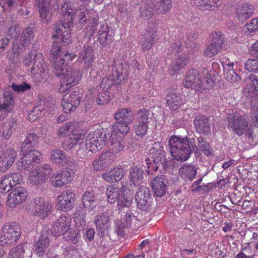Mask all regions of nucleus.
<instances>
[{
    "instance_id": "obj_38",
    "label": "nucleus",
    "mask_w": 258,
    "mask_h": 258,
    "mask_svg": "<svg viewBox=\"0 0 258 258\" xmlns=\"http://www.w3.org/2000/svg\"><path fill=\"white\" fill-rule=\"evenodd\" d=\"M154 7L155 10L160 14H165L172 7L171 0H155Z\"/></svg>"
},
{
    "instance_id": "obj_19",
    "label": "nucleus",
    "mask_w": 258,
    "mask_h": 258,
    "mask_svg": "<svg viewBox=\"0 0 258 258\" xmlns=\"http://www.w3.org/2000/svg\"><path fill=\"white\" fill-rule=\"evenodd\" d=\"M27 189L22 186L15 187L8 197L7 204L10 208H14L27 199Z\"/></svg>"
},
{
    "instance_id": "obj_18",
    "label": "nucleus",
    "mask_w": 258,
    "mask_h": 258,
    "mask_svg": "<svg viewBox=\"0 0 258 258\" xmlns=\"http://www.w3.org/2000/svg\"><path fill=\"white\" fill-rule=\"evenodd\" d=\"M94 224L98 232L97 236L100 237L99 242L101 243V238L107 231L109 226L110 218L107 212L98 213L94 218Z\"/></svg>"
},
{
    "instance_id": "obj_26",
    "label": "nucleus",
    "mask_w": 258,
    "mask_h": 258,
    "mask_svg": "<svg viewBox=\"0 0 258 258\" xmlns=\"http://www.w3.org/2000/svg\"><path fill=\"white\" fill-rule=\"evenodd\" d=\"M197 132L204 135H208L211 131V123L208 117L199 115L194 121Z\"/></svg>"
},
{
    "instance_id": "obj_31",
    "label": "nucleus",
    "mask_w": 258,
    "mask_h": 258,
    "mask_svg": "<svg viewBox=\"0 0 258 258\" xmlns=\"http://www.w3.org/2000/svg\"><path fill=\"white\" fill-rule=\"evenodd\" d=\"M254 8L251 5L244 4L237 9L236 16L239 21L244 23L253 14Z\"/></svg>"
},
{
    "instance_id": "obj_3",
    "label": "nucleus",
    "mask_w": 258,
    "mask_h": 258,
    "mask_svg": "<svg viewBox=\"0 0 258 258\" xmlns=\"http://www.w3.org/2000/svg\"><path fill=\"white\" fill-rule=\"evenodd\" d=\"M114 138L107 130H98L90 133L87 136V146L92 151H98L107 144L113 143Z\"/></svg>"
},
{
    "instance_id": "obj_13",
    "label": "nucleus",
    "mask_w": 258,
    "mask_h": 258,
    "mask_svg": "<svg viewBox=\"0 0 258 258\" xmlns=\"http://www.w3.org/2000/svg\"><path fill=\"white\" fill-rule=\"evenodd\" d=\"M47 67L43 60V55L41 53H37L33 60L31 68V73L37 82H41L45 79V72Z\"/></svg>"
},
{
    "instance_id": "obj_58",
    "label": "nucleus",
    "mask_w": 258,
    "mask_h": 258,
    "mask_svg": "<svg viewBox=\"0 0 258 258\" xmlns=\"http://www.w3.org/2000/svg\"><path fill=\"white\" fill-rule=\"evenodd\" d=\"M63 254L65 258H80L79 252L73 246L66 247Z\"/></svg>"
},
{
    "instance_id": "obj_39",
    "label": "nucleus",
    "mask_w": 258,
    "mask_h": 258,
    "mask_svg": "<svg viewBox=\"0 0 258 258\" xmlns=\"http://www.w3.org/2000/svg\"><path fill=\"white\" fill-rule=\"evenodd\" d=\"M130 124L116 121L113 124L112 129L113 130L115 135L121 139L125 137L129 132L130 128L128 125Z\"/></svg>"
},
{
    "instance_id": "obj_5",
    "label": "nucleus",
    "mask_w": 258,
    "mask_h": 258,
    "mask_svg": "<svg viewBox=\"0 0 258 258\" xmlns=\"http://www.w3.org/2000/svg\"><path fill=\"white\" fill-rule=\"evenodd\" d=\"M21 228L15 222L7 223L0 232V244L2 246L15 244L20 238Z\"/></svg>"
},
{
    "instance_id": "obj_45",
    "label": "nucleus",
    "mask_w": 258,
    "mask_h": 258,
    "mask_svg": "<svg viewBox=\"0 0 258 258\" xmlns=\"http://www.w3.org/2000/svg\"><path fill=\"white\" fill-rule=\"evenodd\" d=\"M188 59L187 55L180 56L176 58L175 61L172 63L170 67V71L173 72L172 73V75L184 67L188 62Z\"/></svg>"
},
{
    "instance_id": "obj_53",
    "label": "nucleus",
    "mask_w": 258,
    "mask_h": 258,
    "mask_svg": "<svg viewBox=\"0 0 258 258\" xmlns=\"http://www.w3.org/2000/svg\"><path fill=\"white\" fill-rule=\"evenodd\" d=\"M13 187L11 181L6 175L2 178L0 182V192L5 193L9 191Z\"/></svg>"
},
{
    "instance_id": "obj_14",
    "label": "nucleus",
    "mask_w": 258,
    "mask_h": 258,
    "mask_svg": "<svg viewBox=\"0 0 258 258\" xmlns=\"http://www.w3.org/2000/svg\"><path fill=\"white\" fill-rule=\"evenodd\" d=\"M52 209L51 205L43 197H36L33 199L30 204V209L35 214L42 217L47 216Z\"/></svg>"
},
{
    "instance_id": "obj_16",
    "label": "nucleus",
    "mask_w": 258,
    "mask_h": 258,
    "mask_svg": "<svg viewBox=\"0 0 258 258\" xmlns=\"http://www.w3.org/2000/svg\"><path fill=\"white\" fill-rule=\"evenodd\" d=\"M58 209L63 212L71 210L75 205L76 196L71 190H67L61 192L57 197Z\"/></svg>"
},
{
    "instance_id": "obj_8",
    "label": "nucleus",
    "mask_w": 258,
    "mask_h": 258,
    "mask_svg": "<svg viewBox=\"0 0 258 258\" xmlns=\"http://www.w3.org/2000/svg\"><path fill=\"white\" fill-rule=\"evenodd\" d=\"M122 67L119 63L114 62L112 68V75L109 78H104L102 79L100 84V88H102L104 91H108L113 85H118L122 81H123L126 78V75L122 72Z\"/></svg>"
},
{
    "instance_id": "obj_61",
    "label": "nucleus",
    "mask_w": 258,
    "mask_h": 258,
    "mask_svg": "<svg viewBox=\"0 0 258 258\" xmlns=\"http://www.w3.org/2000/svg\"><path fill=\"white\" fill-rule=\"evenodd\" d=\"M123 226L128 227L131 225L132 223L137 220L136 216H134L130 210H128L122 218Z\"/></svg>"
},
{
    "instance_id": "obj_7",
    "label": "nucleus",
    "mask_w": 258,
    "mask_h": 258,
    "mask_svg": "<svg viewBox=\"0 0 258 258\" xmlns=\"http://www.w3.org/2000/svg\"><path fill=\"white\" fill-rule=\"evenodd\" d=\"M34 37L33 29L28 27L19 34L13 43V51L15 54H19L29 48Z\"/></svg>"
},
{
    "instance_id": "obj_40",
    "label": "nucleus",
    "mask_w": 258,
    "mask_h": 258,
    "mask_svg": "<svg viewBox=\"0 0 258 258\" xmlns=\"http://www.w3.org/2000/svg\"><path fill=\"white\" fill-rule=\"evenodd\" d=\"M149 157L146 159H153V157L157 158L166 157L165 153L159 142H155L152 145L149 150Z\"/></svg>"
},
{
    "instance_id": "obj_37",
    "label": "nucleus",
    "mask_w": 258,
    "mask_h": 258,
    "mask_svg": "<svg viewBox=\"0 0 258 258\" xmlns=\"http://www.w3.org/2000/svg\"><path fill=\"white\" fill-rule=\"evenodd\" d=\"M38 137L33 133L27 134L25 140L21 144V152L27 151V149L37 145Z\"/></svg>"
},
{
    "instance_id": "obj_21",
    "label": "nucleus",
    "mask_w": 258,
    "mask_h": 258,
    "mask_svg": "<svg viewBox=\"0 0 258 258\" xmlns=\"http://www.w3.org/2000/svg\"><path fill=\"white\" fill-rule=\"evenodd\" d=\"M151 186L155 195L161 197L166 193L168 181L164 175L157 176L152 180Z\"/></svg>"
},
{
    "instance_id": "obj_10",
    "label": "nucleus",
    "mask_w": 258,
    "mask_h": 258,
    "mask_svg": "<svg viewBox=\"0 0 258 258\" xmlns=\"http://www.w3.org/2000/svg\"><path fill=\"white\" fill-rule=\"evenodd\" d=\"M23 157L21 161L17 163V167L19 170H29L34 167V162H39L41 158V154L38 150H30L28 152L26 151L22 152Z\"/></svg>"
},
{
    "instance_id": "obj_6",
    "label": "nucleus",
    "mask_w": 258,
    "mask_h": 258,
    "mask_svg": "<svg viewBox=\"0 0 258 258\" xmlns=\"http://www.w3.org/2000/svg\"><path fill=\"white\" fill-rule=\"evenodd\" d=\"M106 195L107 202L111 204L116 203L118 209L129 207L132 204V198L125 196L122 190L113 185L107 187Z\"/></svg>"
},
{
    "instance_id": "obj_62",
    "label": "nucleus",
    "mask_w": 258,
    "mask_h": 258,
    "mask_svg": "<svg viewBox=\"0 0 258 258\" xmlns=\"http://www.w3.org/2000/svg\"><path fill=\"white\" fill-rule=\"evenodd\" d=\"M2 155L5 159L7 160L6 161L9 162L10 161V164L12 165L17 156V153L14 149L11 148L3 153Z\"/></svg>"
},
{
    "instance_id": "obj_1",
    "label": "nucleus",
    "mask_w": 258,
    "mask_h": 258,
    "mask_svg": "<svg viewBox=\"0 0 258 258\" xmlns=\"http://www.w3.org/2000/svg\"><path fill=\"white\" fill-rule=\"evenodd\" d=\"M53 72L55 75L62 79L59 91L63 92L77 84L82 75L79 69L69 67L63 57H56L53 60Z\"/></svg>"
},
{
    "instance_id": "obj_63",
    "label": "nucleus",
    "mask_w": 258,
    "mask_h": 258,
    "mask_svg": "<svg viewBox=\"0 0 258 258\" xmlns=\"http://www.w3.org/2000/svg\"><path fill=\"white\" fill-rule=\"evenodd\" d=\"M245 69L249 72L258 73V59H248L245 63Z\"/></svg>"
},
{
    "instance_id": "obj_11",
    "label": "nucleus",
    "mask_w": 258,
    "mask_h": 258,
    "mask_svg": "<svg viewBox=\"0 0 258 258\" xmlns=\"http://www.w3.org/2000/svg\"><path fill=\"white\" fill-rule=\"evenodd\" d=\"M82 94L78 89L71 93H66L61 102V105L66 112L74 111L80 102Z\"/></svg>"
},
{
    "instance_id": "obj_15",
    "label": "nucleus",
    "mask_w": 258,
    "mask_h": 258,
    "mask_svg": "<svg viewBox=\"0 0 258 258\" xmlns=\"http://www.w3.org/2000/svg\"><path fill=\"white\" fill-rule=\"evenodd\" d=\"M224 41V36L221 32L213 33L211 43L205 48V55L211 57L217 54L222 48Z\"/></svg>"
},
{
    "instance_id": "obj_24",
    "label": "nucleus",
    "mask_w": 258,
    "mask_h": 258,
    "mask_svg": "<svg viewBox=\"0 0 258 258\" xmlns=\"http://www.w3.org/2000/svg\"><path fill=\"white\" fill-rule=\"evenodd\" d=\"M72 180L71 172L67 170H60L52 174L50 181L53 186L61 187Z\"/></svg>"
},
{
    "instance_id": "obj_52",
    "label": "nucleus",
    "mask_w": 258,
    "mask_h": 258,
    "mask_svg": "<svg viewBox=\"0 0 258 258\" xmlns=\"http://www.w3.org/2000/svg\"><path fill=\"white\" fill-rule=\"evenodd\" d=\"M60 11L64 16L66 15L69 18H72V16L76 13V10L73 6V4L71 2H66L60 7Z\"/></svg>"
},
{
    "instance_id": "obj_34",
    "label": "nucleus",
    "mask_w": 258,
    "mask_h": 258,
    "mask_svg": "<svg viewBox=\"0 0 258 258\" xmlns=\"http://www.w3.org/2000/svg\"><path fill=\"white\" fill-rule=\"evenodd\" d=\"M144 170L138 166H134L130 169L129 178L135 186L140 185L143 182Z\"/></svg>"
},
{
    "instance_id": "obj_9",
    "label": "nucleus",
    "mask_w": 258,
    "mask_h": 258,
    "mask_svg": "<svg viewBox=\"0 0 258 258\" xmlns=\"http://www.w3.org/2000/svg\"><path fill=\"white\" fill-rule=\"evenodd\" d=\"M67 20L68 22L59 21L55 24L54 31L56 34L52 36L53 38L58 39V43L64 46L69 44L71 41L70 27L73 19L70 17Z\"/></svg>"
},
{
    "instance_id": "obj_4",
    "label": "nucleus",
    "mask_w": 258,
    "mask_h": 258,
    "mask_svg": "<svg viewBox=\"0 0 258 258\" xmlns=\"http://www.w3.org/2000/svg\"><path fill=\"white\" fill-rule=\"evenodd\" d=\"M226 120L228 122V127L238 136L245 134L248 138L251 137L253 131L248 125L245 115L229 114L226 117Z\"/></svg>"
},
{
    "instance_id": "obj_41",
    "label": "nucleus",
    "mask_w": 258,
    "mask_h": 258,
    "mask_svg": "<svg viewBox=\"0 0 258 258\" xmlns=\"http://www.w3.org/2000/svg\"><path fill=\"white\" fill-rule=\"evenodd\" d=\"M110 32L106 26H102L98 31V41L102 46L107 45L111 41L112 37Z\"/></svg>"
},
{
    "instance_id": "obj_64",
    "label": "nucleus",
    "mask_w": 258,
    "mask_h": 258,
    "mask_svg": "<svg viewBox=\"0 0 258 258\" xmlns=\"http://www.w3.org/2000/svg\"><path fill=\"white\" fill-rule=\"evenodd\" d=\"M110 99V96L108 91H104L99 94L96 99V102L98 105L107 104Z\"/></svg>"
},
{
    "instance_id": "obj_59",
    "label": "nucleus",
    "mask_w": 258,
    "mask_h": 258,
    "mask_svg": "<svg viewBox=\"0 0 258 258\" xmlns=\"http://www.w3.org/2000/svg\"><path fill=\"white\" fill-rule=\"evenodd\" d=\"M258 29V19H252L249 23L247 24L243 28L244 33L249 34Z\"/></svg>"
},
{
    "instance_id": "obj_23",
    "label": "nucleus",
    "mask_w": 258,
    "mask_h": 258,
    "mask_svg": "<svg viewBox=\"0 0 258 258\" xmlns=\"http://www.w3.org/2000/svg\"><path fill=\"white\" fill-rule=\"evenodd\" d=\"M78 59L85 68L91 67L94 62V51L89 45H84L78 53Z\"/></svg>"
},
{
    "instance_id": "obj_25",
    "label": "nucleus",
    "mask_w": 258,
    "mask_h": 258,
    "mask_svg": "<svg viewBox=\"0 0 258 258\" xmlns=\"http://www.w3.org/2000/svg\"><path fill=\"white\" fill-rule=\"evenodd\" d=\"M146 162L148 168L147 171L149 173L152 171H157L159 170L160 173L166 171L167 166L166 157L157 158L153 157V159H146Z\"/></svg>"
},
{
    "instance_id": "obj_44",
    "label": "nucleus",
    "mask_w": 258,
    "mask_h": 258,
    "mask_svg": "<svg viewBox=\"0 0 258 258\" xmlns=\"http://www.w3.org/2000/svg\"><path fill=\"white\" fill-rule=\"evenodd\" d=\"M17 121L15 118L11 119L5 124V127L3 131V136L6 139H10L14 131L18 128Z\"/></svg>"
},
{
    "instance_id": "obj_33",
    "label": "nucleus",
    "mask_w": 258,
    "mask_h": 258,
    "mask_svg": "<svg viewBox=\"0 0 258 258\" xmlns=\"http://www.w3.org/2000/svg\"><path fill=\"white\" fill-rule=\"evenodd\" d=\"M82 202L84 209L88 211L94 209L98 203L95 194L91 191H87L84 194Z\"/></svg>"
},
{
    "instance_id": "obj_42",
    "label": "nucleus",
    "mask_w": 258,
    "mask_h": 258,
    "mask_svg": "<svg viewBox=\"0 0 258 258\" xmlns=\"http://www.w3.org/2000/svg\"><path fill=\"white\" fill-rule=\"evenodd\" d=\"M45 103L44 102H39L38 104L34 108V110L28 114V117L31 121H35L37 118L41 117L43 114L44 111L46 109L44 107Z\"/></svg>"
},
{
    "instance_id": "obj_50",
    "label": "nucleus",
    "mask_w": 258,
    "mask_h": 258,
    "mask_svg": "<svg viewBox=\"0 0 258 258\" xmlns=\"http://www.w3.org/2000/svg\"><path fill=\"white\" fill-rule=\"evenodd\" d=\"M25 251V245L21 244L11 250L8 258H22Z\"/></svg>"
},
{
    "instance_id": "obj_56",
    "label": "nucleus",
    "mask_w": 258,
    "mask_h": 258,
    "mask_svg": "<svg viewBox=\"0 0 258 258\" xmlns=\"http://www.w3.org/2000/svg\"><path fill=\"white\" fill-rule=\"evenodd\" d=\"M62 235L66 240L73 243H76L78 242V238L80 237L79 233L75 230L70 231L69 230L68 232H66V233H64Z\"/></svg>"
},
{
    "instance_id": "obj_17",
    "label": "nucleus",
    "mask_w": 258,
    "mask_h": 258,
    "mask_svg": "<svg viewBox=\"0 0 258 258\" xmlns=\"http://www.w3.org/2000/svg\"><path fill=\"white\" fill-rule=\"evenodd\" d=\"M71 218L69 215H62L53 224L51 234L55 237L62 235L70 229Z\"/></svg>"
},
{
    "instance_id": "obj_60",
    "label": "nucleus",
    "mask_w": 258,
    "mask_h": 258,
    "mask_svg": "<svg viewBox=\"0 0 258 258\" xmlns=\"http://www.w3.org/2000/svg\"><path fill=\"white\" fill-rule=\"evenodd\" d=\"M99 159L100 160V162H101L104 168L107 167L113 162V159L111 158V155L110 153L102 154L99 157Z\"/></svg>"
},
{
    "instance_id": "obj_43",
    "label": "nucleus",
    "mask_w": 258,
    "mask_h": 258,
    "mask_svg": "<svg viewBox=\"0 0 258 258\" xmlns=\"http://www.w3.org/2000/svg\"><path fill=\"white\" fill-rule=\"evenodd\" d=\"M137 121L148 124L152 119V113L148 110L145 109H139L137 111Z\"/></svg>"
},
{
    "instance_id": "obj_27",
    "label": "nucleus",
    "mask_w": 258,
    "mask_h": 258,
    "mask_svg": "<svg viewBox=\"0 0 258 258\" xmlns=\"http://www.w3.org/2000/svg\"><path fill=\"white\" fill-rule=\"evenodd\" d=\"M199 83H201V80L198 76V72L196 69H191L187 73L184 81L183 83V85L186 88H191L197 91L199 89Z\"/></svg>"
},
{
    "instance_id": "obj_32",
    "label": "nucleus",
    "mask_w": 258,
    "mask_h": 258,
    "mask_svg": "<svg viewBox=\"0 0 258 258\" xmlns=\"http://www.w3.org/2000/svg\"><path fill=\"white\" fill-rule=\"evenodd\" d=\"M85 136L83 134H72L69 139L62 143V147L64 150L69 151L75 147L77 143L81 144Z\"/></svg>"
},
{
    "instance_id": "obj_57",
    "label": "nucleus",
    "mask_w": 258,
    "mask_h": 258,
    "mask_svg": "<svg viewBox=\"0 0 258 258\" xmlns=\"http://www.w3.org/2000/svg\"><path fill=\"white\" fill-rule=\"evenodd\" d=\"M201 80V83H199V89L197 91L202 92L203 90L209 89L212 88L214 85V81L211 77H207V78H200Z\"/></svg>"
},
{
    "instance_id": "obj_47",
    "label": "nucleus",
    "mask_w": 258,
    "mask_h": 258,
    "mask_svg": "<svg viewBox=\"0 0 258 258\" xmlns=\"http://www.w3.org/2000/svg\"><path fill=\"white\" fill-rule=\"evenodd\" d=\"M61 165L65 166L68 170L67 171H69L70 172H71V174L75 173L78 168L77 161L73 158L67 155L64 158L63 163L61 164Z\"/></svg>"
},
{
    "instance_id": "obj_46",
    "label": "nucleus",
    "mask_w": 258,
    "mask_h": 258,
    "mask_svg": "<svg viewBox=\"0 0 258 258\" xmlns=\"http://www.w3.org/2000/svg\"><path fill=\"white\" fill-rule=\"evenodd\" d=\"M50 160L56 164H61L63 163V160L66 157L64 152L58 149H55L50 152Z\"/></svg>"
},
{
    "instance_id": "obj_2",
    "label": "nucleus",
    "mask_w": 258,
    "mask_h": 258,
    "mask_svg": "<svg viewBox=\"0 0 258 258\" xmlns=\"http://www.w3.org/2000/svg\"><path fill=\"white\" fill-rule=\"evenodd\" d=\"M168 144L172 157L182 162L188 160L192 152L198 148L195 138L172 136L169 140Z\"/></svg>"
},
{
    "instance_id": "obj_12",
    "label": "nucleus",
    "mask_w": 258,
    "mask_h": 258,
    "mask_svg": "<svg viewBox=\"0 0 258 258\" xmlns=\"http://www.w3.org/2000/svg\"><path fill=\"white\" fill-rule=\"evenodd\" d=\"M152 196L148 187L140 186L135 195V200L138 208L144 211H147L151 207Z\"/></svg>"
},
{
    "instance_id": "obj_29",
    "label": "nucleus",
    "mask_w": 258,
    "mask_h": 258,
    "mask_svg": "<svg viewBox=\"0 0 258 258\" xmlns=\"http://www.w3.org/2000/svg\"><path fill=\"white\" fill-rule=\"evenodd\" d=\"M154 11L156 10L152 0H143L141 2L140 16L143 19L149 20L152 18Z\"/></svg>"
},
{
    "instance_id": "obj_30",
    "label": "nucleus",
    "mask_w": 258,
    "mask_h": 258,
    "mask_svg": "<svg viewBox=\"0 0 258 258\" xmlns=\"http://www.w3.org/2000/svg\"><path fill=\"white\" fill-rule=\"evenodd\" d=\"M157 32L154 30L148 31L144 34L141 46L143 51H148L152 48L157 39Z\"/></svg>"
},
{
    "instance_id": "obj_22",
    "label": "nucleus",
    "mask_w": 258,
    "mask_h": 258,
    "mask_svg": "<svg viewBox=\"0 0 258 258\" xmlns=\"http://www.w3.org/2000/svg\"><path fill=\"white\" fill-rule=\"evenodd\" d=\"M50 233L47 229H43L41 231L39 240L35 243L34 252L38 256H42L44 255L46 249L49 245V236Z\"/></svg>"
},
{
    "instance_id": "obj_55",
    "label": "nucleus",
    "mask_w": 258,
    "mask_h": 258,
    "mask_svg": "<svg viewBox=\"0 0 258 258\" xmlns=\"http://www.w3.org/2000/svg\"><path fill=\"white\" fill-rule=\"evenodd\" d=\"M87 138L85 140V144H83V142L80 144V147L79 149L77 151V155L82 159H84L88 156V154L89 152L91 153H93L94 152H96L97 151H92L90 150V149L88 148L87 146Z\"/></svg>"
},
{
    "instance_id": "obj_35",
    "label": "nucleus",
    "mask_w": 258,
    "mask_h": 258,
    "mask_svg": "<svg viewBox=\"0 0 258 258\" xmlns=\"http://www.w3.org/2000/svg\"><path fill=\"white\" fill-rule=\"evenodd\" d=\"M179 173L186 181H191L197 174V170L194 166L184 164L179 168Z\"/></svg>"
},
{
    "instance_id": "obj_54",
    "label": "nucleus",
    "mask_w": 258,
    "mask_h": 258,
    "mask_svg": "<svg viewBox=\"0 0 258 258\" xmlns=\"http://www.w3.org/2000/svg\"><path fill=\"white\" fill-rule=\"evenodd\" d=\"M148 128V125L136 121L134 125V130L138 136L143 137L147 133Z\"/></svg>"
},
{
    "instance_id": "obj_51",
    "label": "nucleus",
    "mask_w": 258,
    "mask_h": 258,
    "mask_svg": "<svg viewBox=\"0 0 258 258\" xmlns=\"http://www.w3.org/2000/svg\"><path fill=\"white\" fill-rule=\"evenodd\" d=\"M195 5L209 9L218 5V0H194Z\"/></svg>"
},
{
    "instance_id": "obj_49",
    "label": "nucleus",
    "mask_w": 258,
    "mask_h": 258,
    "mask_svg": "<svg viewBox=\"0 0 258 258\" xmlns=\"http://www.w3.org/2000/svg\"><path fill=\"white\" fill-rule=\"evenodd\" d=\"M198 147L206 156H210L212 155V151L209 144L207 142L206 139L203 137H199Z\"/></svg>"
},
{
    "instance_id": "obj_48",
    "label": "nucleus",
    "mask_w": 258,
    "mask_h": 258,
    "mask_svg": "<svg viewBox=\"0 0 258 258\" xmlns=\"http://www.w3.org/2000/svg\"><path fill=\"white\" fill-rule=\"evenodd\" d=\"M35 171L45 182L46 178L52 172V170L49 165L45 164L37 167Z\"/></svg>"
},
{
    "instance_id": "obj_20",
    "label": "nucleus",
    "mask_w": 258,
    "mask_h": 258,
    "mask_svg": "<svg viewBox=\"0 0 258 258\" xmlns=\"http://www.w3.org/2000/svg\"><path fill=\"white\" fill-rule=\"evenodd\" d=\"M126 170L125 167L117 165L114 167L109 171L103 173L102 177L106 182L112 183L119 181L123 177Z\"/></svg>"
},
{
    "instance_id": "obj_28",
    "label": "nucleus",
    "mask_w": 258,
    "mask_h": 258,
    "mask_svg": "<svg viewBox=\"0 0 258 258\" xmlns=\"http://www.w3.org/2000/svg\"><path fill=\"white\" fill-rule=\"evenodd\" d=\"M114 118L117 122L131 124L134 119V114L130 108H121L116 111Z\"/></svg>"
},
{
    "instance_id": "obj_36",
    "label": "nucleus",
    "mask_w": 258,
    "mask_h": 258,
    "mask_svg": "<svg viewBox=\"0 0 258 258\" xmlns=\"http://www.w3.org/2000/svg\"><path fill=\"white\" fill-rule=\"evenodd\" d=\"M166 104L172 110H176L181 104L182 99L180 95L171 92L165 97Z\"/></svg>"
}]
</instances>
